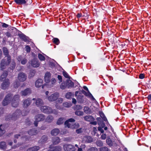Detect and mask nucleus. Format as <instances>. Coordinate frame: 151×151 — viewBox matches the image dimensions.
Here are the masks:
<instances>
[{"instance_id":"obj_1","label":"nucleus","mask_w":151,"mask_h":151,"mask_svg":"<svg viewBox=\"0 0 151 151\" xmlns=\"http://www.w3.org/2000/svg\"><path fill=\"white\" fill-rule=\"evenodd\" d=\"M4 54L7 57L6 59L5 58L1 61V69L3 70L10 63L11 58L8 55L9 52L7 49L5 47L3 48Z\"/></svg>"},{"instance_id":"obj_2","label":"nucleus","mask_w":151,"mask_h":151,"mask_svg":"<svg viewBox=\"0 0 151 151\" xmlns=\"http://www.w3.org/2000/svg\"><path fill=\"white\" fill-rule=\"evenodd\" d=\"M75 122V120L73 118H70L66 121L65 123V127L69 128L72 129L77 128L79 126V124L78 123H76L74 124H73V122Z\"/></svg>"},{"instance_id":"obj_3","label":"nucleus","mask_w":151,"mask_h":151,"mask_svg":"<svg viewBox=\"0 0 151 151\" xmlns=\"http://www.w3.org/2000/svg\"><path fill=\"white\" fill-rule=\"evenodd\" d=\"M19 95H17L14 96L11 101L12 106L14 107H17L19 105Z\"/></svg>"},{"instance_id":"obj_4","label":"nucleus","mask_w":151,"mask_h":151,"mask_svg":"<svg viewBox=\"0 0 151 151\" xmlns=\"http://www.w3.org/2000/svg\"><path fill=\"white\" fill-rule=\"evenodd\" d=\"M45 118V116L42 114H40L37 115L35 117V121L34 124L36 127L37 126L38 122L44 120Z\"/></svg>"},{"instance_id":"obj_5","label":"nucleus","mask_w":151,"mask_h":151,"mask_svg":"<svg viewBox=\"0 0 151 151\" xmlns=\"http://www.w3.org/2000/svg\"><path fill=\"white\" fill-rule=\"evenodd\" d=\"M40 109L43 112L47 114L52 113V108L46 106H41L40 107Z\"/></svg>"},{"instance_id":"obj_6","label":"nucleus","mask_w":151,"mask_h":151,"mask_svg":"<svg viewBox=\"0 0 151 151\" xmlns=\"http://www.w3.org/2000/svg\"><path fill=\"white\" fill-rule=\"evenodd\" d=\"M12 98V95L10 94H7L2 104L4 106L7 105L10 102Z\"/></svg>"},{"instance_id":"obj_7","label":"nucleus","mask_w":151,"mask_h":151,"mask_svg":"<svg viewBox=\"0 0 151 151\" xmlns=\"http://www.w3.org/2000/svg\"><path fill=\"white\" fill-rule=\"evenodd\" d=\"M59 96V94L58 93H55L51 94L48 97V100L50 101H52L56 100Z\"/></svg>"},{"instance_id":"obj_8","label":"nucleus","mask_w":151,"mask_h":151,"mask_svg":"<svg viewBox=\"0 0 151 151\" xmlns=\"http://www.w3.org/2000/svg\"><path fill=\"white\" fill-rule=\"evenodd\" d=\"M63 148L65 151H74V146L71 145L65 144L63 145Z\"/></svg>"},{"instance_id":"obj_9","label":"nucleus","mask_w":151,"mask_h":151,"mask_svg":"<svg viewBox=\"0 0 151 151\" xmlns=\"http://www.w3.org/2000/svg\"><path fill=\"white\" fill-rule=\"evenodd\" d=\"M21 111L20 110H17L11 117V119L13 120H16L21 116Z\"/></svg>"},{"instance_id":"obj_10","label":"nucleus","mask_w":151,"mask_h":151,"mask_svg":"<svg viewBox=\"0 0 151 151\" xmlns=\"http://www.w3.org/2000/svg\"><path fill=\"white\" fill-rule=\"evenodd\" d=\"M62 147L60 146H54L51 145L48 151H61Z\"/></svg>"},{"instance_id":"obj_11","label":"nucleus","mask_w":151,"mask_h":151,"mask_svg":"<svg viewBox=\"0 0 151 151\" xmlns=\"http://www.w3.org/2000/svg\"><path fill=\"white\" fill-rule=\"evenodd\" d=\"M18 78L20 81L23 82L26 80L27 76L24 73H21L18 74Z\"/></svg>"},{"instance_id":"obj_12","label":"nucleus","mask_w":151,"mask_h":151,"mask_svg":"<svg viewBox=\"0 0 151 151\" xmlns=\"http://www.w3.org/2000/svg\"><path fill=\"white\" fill-rule=\"evenodd\" d=\"M8 79H5V80L3 81V83H2L1 86V88L3 89H5L8 88L9 85V82Z\"/></svg>"},{"instance_id":"obj_13","label":"nucleus","mask_w":151,"mask_h":151,"mask_svg":"<svg viewBox=\"0 0 151 151\" xmlns=\"http://www.w3.org/2000/svg\"><path fill=\"white\" fill-rule=\"evenodd\" d=\"M82 140L84 142L88 143L93 142V139L90 136H85L82 138Z\"/></svg>"},{"instance_id":"obj_14","label":"nucleus","mask_w":151,"mask_h":151,"mask_svg":"<svg viewBox=\"0 0 151 151\" xmlns=\"http://www.w3.org/2000/svg\"><path fill=\"white\" fill-rule=\"evenodd\" d=\"M19 35L21 39L26 42L27 43H28L30 42V40L29 38L24 34H20Z\"/></svg>"},{"instance_id":"obj_15","label":"nucleus","mask_w":151,"mask_h":151,"mask_svg":"<svg viewBox=\"0 0 151 151\" xmlns=\"http://www.w3.org/2000/svg\"><path fill=\"white\" fill-rule=\"evenodd\" d=\"M43 80L40 79H39L36 81L35 82V86L37 88H39L40 86H42V88H44V86L42 85L43 83Z\"/></svg>"},{"instance_id":"obj_16","label":"nucleus","mask_w":151,"mask_h":151,"mask_svg":"<svg viewBox=\"0 0 151 151\" xmlns=\"http://www.w3.org/2000/svg\"><path fill=\"white\" fill-rule=\"evenodd\" d=\"M32 66L34 68H37L40 65V63L37 60L34 59L31 62Z\"/></svg>"},{"instance_id":"obj_17","label":"nucleus","mask_w":151,"mask_h":151,"mask_svg":"<svg viewBox=\"0 0 151 151\" xmlns=\"http://www.w3.org/2000/svg\"><path fill=\"white\" fill-rule=\"evenodd\" d=\"M51 78V74L50 72H47L45 75L44 79L45 82L47 83L50 82Z\"/></svg>"},{"instance_id":"obj_18","label":"nucleus","mask_w":151,"mask_h":151,"mask_svg":"<svg viewBox=\"0 0 151 151\" xmlns=\"http://www.w3.org/2000/svg\"><path fill=\"white\" fill-rule=\"evenodd\" d=\"M31 93V90L30 88H28L21 92L22 96H26L30 94Z\"/></svg>"},{"instance_id":"obj_19","label":"nucleus","mask_w":151,"mask_h":151,"mask_svg":"<svg viewBox=\"0 0 151 151\" xmlns=\"http://www.w3.org/2000/svg\"><path fill=\"white\" fill-rule=\"evenodd\" d=\"M31 103V100L29 98L24 100L23 104V107L24 108L27 107Z\"/></svg>"},{"instance_id":"obj_20","label":"nucleus","mask_w":151,"mask_h":151,"mask_svg":"<svg viewBox=\"0 0 151 151\" xmlns=\"http://www.w3.org/2000/svg\"><path fill=\"white\" fill-rule=\"evenodd\" d=\"M35 104L37 106L40 107L43 105V102L42 99H37L36 100Z\"/></svg>"},{"instance_id":"obj_21","label":"nucleus","mask_w":151,"mask_h":151,"mask_svg":"<svg viewBox=\"0 0 151 151\" xmlns=\"http://www.w3.org/2000/svg\"><path fill=\"white\" fill-rule=\"evenodd\" d=\"M38 133V131L35 129H33L29 130L28 133L29 135L31 136L35 135Z\"/></svg>"},{"instance_id":"obj_22","label":"nucleus","mask_w":151,"mask_h":151,"mask_svg":"<svg viewBox=\"0 0 151 151\" xmlns=\"http://www.w3.org/2000/svg\"><path fill=\"white\" fill-rule=\"evenodd\" d=\"M47 139L48 138L47 136L44 135L39 141V143L40 144L45 143L47 141Z\"/></svg>"},{"instance_id":"obj_23","label":"nucleus","mask_w":151,"mask_h":151,"mask_svg":"<svg viewBox=\"0 0 151 151\" xmlns=\"http://www.w3.org/2000/svg\"><path fill=\"white\" fill-rule=\"evenodd\" d=\"M60 131L58 129H52L51 132V134L52 135L56 136L59 133Z\"/></svg>"},{"instance_id":"obj_24","label":"nucleus","mask_w":151,"mask_h":151,"mask_svg":"<svg viewBox=\"0 0 151 151\" xmlns=\"http://www.w3.org/2000/svg\"><path fill=\"white\" fill-rule=\"evenodd\" d=\"M14 1L17 4L19 5L25 4L27 2L26 0H14Z\"/></svg>"},{"instance_id":"obj_25","label":"nucleus","mask_w":151,"mask_h":151,"mask_svg":"<svg viewBox=\"0 0 151 151\" xmlns=\"http://www.w3.org/2000/svg\"><path fill=\"white\" fill-rule=\"evenodd\" d=\"M67 84L68 88H73L74 86V83L70 80H67Z\"/></svg>"},{"instance_id":"obj_26","label":"nucleus","mask_w":151,"mask_h":151,"mask_svg":"<svg viewBox=\"0 0 151 151\" xmlns=\"http://www.w3.org/2000/svg\"><path fill=\"white\" fill-rule=\"evenodd\" d=\"M60 142V139L58 137H55L52 139V142L54 145L58 144Z\"/></svg>"},{"instance_id":"obj_27","label":"nucleus","mask_w":151,"mask_h":151,"mask_svg":"<svg viewBox=\"0 0 151 151\" xmlns=\"http://www.w3.org/2000/svg\"><path fill=\"white\" fill-rule=\"evenodd\" d=\"M7 75L8 73L7 72H4L0 77V81H3L5 80V79H6V78L7 76Z\"/></svg>"},{"instance_id":"obj_28","label":"nucleus","mask_w":151,"mask_h":151,"mask_svg":"<svg viewBox=\"0 0 151 151\" xmlns=\"http://www.w3.org/2000/svg\"><path fill=\"white\" fill-rule=\"evenodd\" d=\"M26 133H20V134H16L15 135V137L16 138H18L19 136H21V137L22 138H25L26 139V140H27V139H28V138H27L26 137L27 136V135H25V134H26Z\"/></svg>"},{"instance_id":"obj_29","label":"nucleus","mask_w":151,"mask_h":151,"mask_svg":"<svg viewBox=\"0 0 151 151\" xmlns=\"http://www.w3.org/2000/svg\"><path fill=\"white\" fill-rule=\"evenodd\" d=\"M40 149L38 146H35L27 150V151H37Z\"/></svg>"},{"instance_id":"obj_30","label":"nucleus","mask_w":151,"mask_h":151,"mask_svg":"<svg viewBox=\"0 0 151 151\" xmlns=\"http://www.w3.org/2000/svg\"><path fill=\"white\" fill-rule=\"evenodd\" d=\"M85 120L87 121L91 122L94 120V119L91 116H86L84 117Z\"/></svg>"},{"instance_id":"obj_31","label":"nucleus","mask_w":151,"mask_h":151,"mask_svg":"<svg viewBox=\"0 0 151 151\" xmlns=\"http://www.w3.org/2000/svg\"><path fill=\"white\" fill-rule=\"evenodd\" d=\"M74 93H72L71 92H68L65 95V97L68 99H69L72 96H74Z\"/></svg>"},{"instance_id":"obj_32","label":"nucleus","mask_w":151,"mask_h":151,"mask_svg":"<svg viewBox=\"0 0 151 151\" xmlns=\"http://www.w3.org/2000/svg\"><path fill=\"white\" fill-rule=\"evenodd\" d=\"M106 142L108 145L109 146L111 147L113 145V143L111 139L108 138H107L106 139Z\"/></svg>"},{"instance_id":"obj_33","label":"nucleus","mask_w":151,"mask_h":151,"mask_svg":"<svg viewBox=\"0 0 151 151\" xmlns=\"http://www.w3.org/2000/svg\"><path fill=\"white\" fill-rule=\"evenodd\" d=\"M53 116L51 115H49L46 118V121L47 122H50L53 120Z\"/></svg>"},{"instance_id":"obj_34","label":"nucleus","mask_w":151,"mask_h":151,"mask_svg":"<svg viewBox=\"0 0 151 151\" xmlns=\"http://www.w3.org/2000/svg\"><path fill=\"white\" fill-rule=\"evenodd\" d=\"M65 120V119L64 118H60L58 119L57 123L58 125L61 124L63 123Z\"/></svg>"},{"instance_id":"obj_35","label":"nucleus","mask_w":151,"mask_h":151,"mask_svg":"<svg viewBox=\"0 0 151 151\" xmlns=\"http://www.w3.org/2000/svg\"><path fill=\"white\" fill-rule=\"evenodd\" d=\"M6 143L4 142H1L0 143V148L3 149H5L6 148Z\"/></svg>"},{"instance_id":"obj_36","label":"nucleus","mask_w":151,"mask_h":151,"mask_svg":"<svg viewBox=\"0 0 151 151\" xmlns=\"http://www.w3.org/2000/svg\"><path fill=\"white\" fill-rule=\"evenodd\" d=\"M53 42L56 45H58L60 43V41L59 40L56 38H55L52 39Z\"/></svg>"},{"instance_id":"obj_37","label":"nucleus","mask_w":151,"mask_h":151,"mask_svg":"<svg viewBox=\"0 0 151 151\" xmlns=\"http://www.w3.org/2000/svg\"><path fill=\"white\" fill-rule=\"evenodd\" d=\"M75 114L78 116H82L83 115V111L78 110L76 111Z\"/></svg>"},{"instance_id":"obj_38","label":"nucleus","mask_w":151,"mask_h":151,"mask_svg":"<svg viewBox=\"0 0 151 151\" xmlns=\"http://www.w3.org/2000/svg\"><path fill=\"white\" fill-rule=\"evenodd\" d=\"M38 57L39 59L41 61L44 60L45 59V57L41 54H39Z\"/></svg>"},{"instance_id":"obj_39","label":"nucleus","mask_w":151,"mask_h":151,"mask_svg":"<svg viewBox=\"0 0 151 151\" xmlns=\"http://www.w3.org/2000/svg\"><path fill=\"white\" fill-rule=\"evenodd\" d=\"M82 109V107L81 106L79 105H77L75 106L74 107V109L75 110H81Z\"/></svg>"},{"instance_id":"obj_40","label":"nucleus","mask_w":151,"mask_h":151,"mask_svg":"<svg viewBox=\"0 0 151 151\" xmlns=\"http://www.w3.org/2000/svg\"><path fill=\"white\" fill-rule=\"evenodd\" d=\"M96 144L99 147L102 146L103 145L102 142L100 140L97 141L96 142Z\"/></svg>"},{"instance_id":"obj_41","label":"nucleus","mask_w":151,"mask_h":151,"mask_svg":"<svg viewBox=\"0 0 151 151\" xmlns=\"http://www.w3.org/2000/svg\"><path fill=\"white\" fill-rule=\"evenodd\" d=\"M63 105L64 107H69L71 106V103L68 102L64 103Z\"/></svg>"},{"instance_id":"obj_42","label":"nucleus","mask_w":151,"mask_h":151,"mask_svg":"<svg viewBox=\"0 0 151 151\" xmlns=\"http://www.w3.org/2000/svg\"><path fill=\"white\" fill-rule=\"evenodd\" d=\"M67 85H66L65 83H62L60 85V88L62 89H64L66 88Z\"/></svg>"},{"instance_id":"obj_43","label":"nucleus","mask_w":151,"mask_h":151,"mask_svg":"<svg viewBox=\"0 0 151 151\" xmlns=\"http://www.w3.org/2000/svg\"><path fill=\"white\" fill-rule=\"evenodd\" d=\"M83 110L84 112L86 113H88L89 112V109L87 106L85 107Z\"/></svg>"},{"instance_id":"obj_44","label":"nucleus","mask_w":151,"mask_h":151,"mask_svg":"<svg viewBox=\"0 0 151 151\" xmlns=\"http://www.w3.org/2000/svg\"><path fill=\"white\" fill-rule=\"evenodd\" d=\"M108 148L106 147H102L100 148V151H108Z\"/></svg>"},{"instance_id":"obj_45","label":"nucleus","mask_w":151,"mask_h":151,"mask_svg":"<svg viewBox=\"0 0 151 151\" xmlns=\"http://www.w3.org/2000/svg\"><path fill=\"white\" fill-rule=\"evenodd\" d=\"M63 76L66 78H69V76L68 73L65 71H64L63 73Z\"/></svg>"},{"instance_id":"obj_46","label":"nucleus","mask_w":151,"mask_h":151,"mask_svg":"<svg viewBox=\"0 0 151 151\" xmlns=\"http://www.w3.org/2000/svg\"><path fill=\"white\" fill-rule=\"evenodd\" d=\"M11 69L12 70H13V69H14L15 66H16V63L14 61H12L11 63Z\"/></svg>"},{"instance_id":"obj_47","label":"nucleus","mask_w":151,"mask_h":151,"mask_svg":"<svg viewBox=\"0 0 151 151\" xmlns=\"http://www.w3.org/2000/svg\"><path fill=\"white\" fill-rule=\"evenodd\" d=\"M87 151H97V150L96 147H91L89 148Z\"/></svg>"},{"instance_id":"obj_48","label":"nucleus","mask_w":151,"mask_h":151,"mask_svg":"<svg viewBox=\"0 0 151 151\" xmlns=\"http://www.w3.org/2000/svg\"><path fill=\"white\" fill-rule=\"evenodd\" d=\"M76 132L77 134H80L83 132V130L81 128H80L79 129H76Z\"/></svg>"},{"instance_id":"obj_49","label":"nucleus","mask_w":151,"mask_h":151,"mask_svg":"<svg viewBox=\"0 0 151 151\" xmlns=\"http://www.w3.org/2000/svg\"><path fill=\"white\" fill-rule=\"evenodd\" d=\"M26 50L27 52H29L30 51V47L28 45L26 46L25 47Z\"/></svg>"},{"instance_id":"obj_50","label":"nucleus","mask_w":151,"mask_h":151,"mask_svg":"<svg viewBox=\"0 0 151 151\" xmlns=\"http://www.w3.org/2000/svg\"><path fill=\"white\" fill-rule=\"evenodd\" d=\"M56 82V80L54 78H52L51 79L50 82L52 86L54 85Z\"/></svg>"},{"instance_id":"obj_51","label":"nucleus","mask_w":151,"mask_h":151,"mask_svg":"<svg viewBox=\"0 0 151 151\" xmlns=\"http://www.w3.org/2000/svg\"><path fill=\"white\" fill-rule=\"evenodd\" d=\"M86 96H88L89 97L92 98L93 100H94L95 99L93 98L92 95L89 92L86 95Z\"/></svg>"},{"instance_id":"obj_52","label":"nucleus","mask_w":151,"mask_h":151,"mask_svg":"<svg viewBox=\"0 0 151 151\" xmlns=\"http://www.w3.org/2000/svg\"><path fill=\"white\" fill-rule=\"evenodd\" d=\"M106 137V135L105 134H103L101 136V138L103 140H105Z\"/></svg>"},{"instance_id":"obj_53","label":"nucleus","mask_w":151,"mask_h":151,"mask_svg":"<svg viewBox=\"0 0 151 151\" xmlns=\"http://www.w3.org/2000/svg\"><path fill=\"white\" fill-rule=\"evenodd\" d=\"M27 62V59L25 58H24L21 60V63L23 65H24Z\"/></svg>"},{"instance_id":"obj_54","label":"nucleus","mask_w":151,"mask_h":151,"mask_svg":"<svg viewBox=\"0 0 151 151\" xmlns=\"http://www.w3.org/2000/svg\"><path fill=\"white\" fill-rule=\"evenodd\" d=\"M2 126V125H0V136L3 134L5 133V131L4 130H2L1 128V127Z\"/></svg>"},{"instance_id":"obj_55","label":"nucleus","mask_w":151,"mask_h":151,"mask_svg":"<svg viewBox=\"0 0 151 151\" xmlns=\"http://www.w3.org/2000/svg\"><path fill=\"white\" fill-rule=\"evenodd\" d=\"M19 85V82H15L14 83V88H17Z\"/></svg>"},{"instance_id":"obj_56","label":"nucleus","mask_w":151,"mask_h":151,"mask_svg":"<svg viewBox=\"0 0 151 151\" xmlns=\"http://www.w3.org/2000/svg\"><path fill=\"white\" fill-rule=\"evenodd\" d=\"M145 77V75L144 74L141 73L139 74V78L140 79H142Z\"/></svg>"},{"instance_id":"obj_57","label":"nucleus","mask_w":151,"mask_h":151,"mask_svg":"<svg viewBox=\"0 0 151 151\" xmlns=\"http://www.w3.org/2000/svg\"><path fill=\"white\" fill-rule=\"evenodd\" d=\"M98 130L100 131L101 133H103L104 132V131L103 129H102V128L100 127H99L98 128Z\"/></svg>"},{"instance_id":"obj_58","label":"nucleus","mask_w":151,"mask_h":151,"mask_svg":"<svg viewBox=\"0 0 151 151\" xmlns=\"http://www.w3.org/2000/svg\"><path fill=\"white\" fill-rule=\"evenodd\" d=\"M58 80L60 81L59 83H60L62 81V77L61 76L59 75L58 76Z\"/></svg>"},{"instance_id":"obj_59","label":"nucleus","mask_w":151,"mask_h":151,"mask_svg":"<svg viewBox=\"0 0 151 151\" xmlns=\"http://www.w3.org/2000/svg\"><path fill=\"white\" fill-rule=\"evenodd\" d=\"M103 116H101L102 118V119H103V120L105 122H108L107 119L104 116V115H103Z\"/></svg>"},{"instance_id":"obj_60","label":"nucleus","mask_w":151,"mask_h":151,"mask_svg":"<svg viewBox=\"0 0 151 151\" xmlns=\"http://www.w3.org/2000/svg\"><path fill=\"white\" fill-rule=\"evenodd\" d=\"M90 124L93 125H96L97 124V122L96 121L91 122Z\"/></svg>"},{"instance_id":"obj_61","label":"nucleus","mask_w":151,"mask_h":151,"mask_svg":"<svg viewBox=\"0 0 151 151\" xmlns=\"http://www.w3.org/2000/svg\"><path fill=\"white\" fill-rule=\"evenodd\" d=\"M80 147L82 149H84L85 148L86 146V145L84 144H81L80 146Z\"/></svg>"},{"instance_id":"obj_62","label":"nucleus","mask_w":151,"mask_h":151,"mask_svg":"<svg viewBox=\"0 0 151 151\" xmlns=\"http://www.w3.org/2000/svg\"><path fill=\"white\" fill-rule=\"evenodd\" d=\"M52 113H53L54 114H58L57 111L55 110H52Z\"/></svg>"},{"instance_id":"obj_63","label":"nucleus","mask_w":151,"mask_h":151,"mask_svg":"<svg viewBox=\"0 0 151 151\" xmlns=\"http://www.w3.org/2000/svg\"><path fill=\"white\" fill-rule=\"evenodd\" d=\"M72 102L73 103L75 104L76 103V101L75 99L74 98L72 99Z\"/></svg>"},{"instance_id":"obj_64","label":"nucleus","mask_w":151,"mask_h":151,"mask_svg":"<svg viewBox=\"0 0 151 151\" xmlns=\"http://www.w3.org/2000/svg\"><path fill=\"white\" fill-rule=\"evenodd\" d=\"M147 98L149 100L151 101V94L149 95Z\"/></svg>"}]
</instances>
